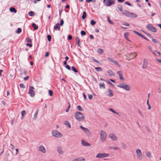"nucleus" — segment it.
Segmentation results:
<instances>
[{
	"mask_svg": "<svg viewBox=\"0 0 161 161\" xmlns=\"http://www.w3.org/2000/svg\"><path fill=\"white\" fill-rule=\"evenodd\" d=\"M74 115L75 119L79 121H82L85 119V117L83 114L79 112H75Z\"/></svg>",
	"mask_w": 161,
	"mask_h": 161,
	"instance_id": "obj_1",
	"label": "nucleus"
},
{
	"mask_svg": "<svg viewBox=\"0 0 161 161\" xmlns=\"http://www.w3.org/2000/svg\"><path fill=\"white\" fill-rule=\"evenodd\" d=\"M100 139L101 142H105L106 141L107 133L106 132L103 130L100 132Z\"/></svg>",
	"mask_w": 161,
	"mask_h": 161,
	"instance_id": "obj_2",
	"label": "nucleus"
},
{
	"mask_svg": "<svg viewBox=\"0 0 161 161\" xmlns=\"http://www.w3.org/2000/svg\"><path fill=\"white\" fill-rule=\"evenodd\" d=\"M122 14L124 15L129 17L136 18L137 17V15L135 13H130L126 10H123Z\"/></svg>",
	"mask_w": 161,
	"mask_h": 161,
	"instance_id": "obj_3",
	"label": "nucleus"
},
{
	"mask_svg": "<svg viewBox=\"0 0 161 161\" xmlns=\"http://www.w3.org/2000/svg\"><path fill=\"white\" fill-rule=\"evenodd\" d=\"M52 135L56 138H59L63 136L62 134L57 130H53L52 131Z\"/></svg>",
	"mask_w": 161,
	"mask_h": 161,
	"instance_id": "obj_4",
	"label": "nucleus"
},
{
	"mask_svg": "<svg viewBox=\"0 0 161 161\" xmlns=\"http://www.w3.org/2000/svg\"><path fill=\"white\" fill-rule=\"evenodd\" d=\"M136 153L137 158L139 160H142L143 159V154L141 150L139 149H137Z\"/></svg>",
	"mask_w": 161,
	"mask_h": 161,
	"instance_id": "obj_5",
	"label": "nucleus"
},
{
	"mask_svg": "<svg viewBox=\"0 0 161 161\" xmlns=\"http://www.w3.org/2000/svg\"><path fill=\"white\" fill-rule=\"evenodd\" d=\"M80 128L88 136H91L92 135V133L90 130L87 128L85 127L82 126H80Z\"/></svg>",
	"mask_w": 161,
	"mask_h": 161,
	"instance_id": "obj_6",
	"label": "nucleus"
},
{
	"mask_svg": "<svg viewBox=\"0 0 161 161\" xmlns=\"http://www.w3.org/2000/svg\"><path fill=\"white\" fill-rule=\"evenodd\" d=\"M109 156V154L105 153H99L96 156L97 158H102L108 157Z\"/></svg>",
	"mask_w": 161,
	"mask_h": 161,
	"instance_id": "obj_7",
	"label": "nucleus"
},
{
	"mask_svg": "<svg viewBox=\"0 0 161 161\" xmlns=\"http://www.w3.org/2000/svg\"><path fill=\"white\" fill-rule=\"evenodd\" d=\"M104 3L107 6H109L114 3V1L112 0H103Z\"/></svg>",
	"mask_w": 161,
	"mask_h": 161,
	"instance_id": "obj_8",
	"label": "nucleus"
},
{
	"mask_svg": "<svg viewBox=\"0 0 161 161\" xmlns=\"http://www.w3.org/2000/svg\"><path fill=\"white\" fill-rule=\"evenodd\" d=\"M29 93L31 97H34L35 95V92L33 90L34 89V87L32 86H31L29 87Z\"/></svg>",
	"mask_w": 161,
	"mask_h": 161,
	"instance_id": "obj_9",
	"label": "nucleus"
},
{
	"mask_svg": "<svg viewBox=\"0 0 161 161\" xmlns=\"http://www.w3.org/2000/svg\"><path fill=\"white\" fill-rule=\"evenodd\" d=\"M147 28L149 31L153 32H155L157 31L156 28L152 26L151 24H148L147 26Z\"/></svg>",
	"mask_w": 161,
	"mask_h": 161,
	"instance_id": "obj_10",
	"label": "nucleus"
},
{
	"mask_svg": "<svg viewBox=\"0 0 161 161\" xmlns=\"http://www.w3.org/2000/svg\"><path fill=\"white\" fill-rule=\"evenodd\" d=\"M109 137L112 141H116L118 140V138L114 133H110L108 135Z\"/></svg>",
	"mask_w": 161,
	"mask_h": 161,
	"instance_id": "obj_11",
	"label": "nucleus"
},
{
	"mask_svg": "<svg viewBox=\"0 0 161 161\" xmlns=\"http://www.w3.org/2000/svg\"><path fill=\"white\" fill-rule=\"evenodd\" d=\"M38 150L43 153H45L47 152V150L42 145H40L38 147Z\"/></svg>",
	"mask_w": 161,
	"mask_h": 161,
	"instance_id": "obj_12",
	"label": "nucleus"
},
{
	"mask_svg": "<svg viewBox=\"0 0 161 161\" xmlns=\"http://www.w3.org/2000/svg\"><path fill=\"white\" fill-rule=\"evenodd\" d=\"M57 150L58 153L60 154H63L64 153L63 148L61 146H59L57 147Z\"/></svg>",
	"mask_w": 161,
	"mask_h": 161,
	"instance_id": "obj_13",
	"label": "nucleus"
},
{
	"mask_svg": "<svg viewBox=\"0 0 161 161\" xmlns=\"http://www.w3.org/2000/svg\"><path fill=\"white\" fill-rule=\"evenodd\" d=\"M147 61L146 59H144L142 63V68L143 69H145L147 66Z\"/></svg>",
	"mask_w": 161,
	"mask_h": 161,
	"instance_id": "obj_14",
	"label": "nucleus"
},
{
	"mask_svg": "<svg viewBox=\"0 0 161 161\" xmlns=\"http://www.w3.org/2000/svg\"><path fill=\"white\" fill-rule=\"evenodd\" d=\"M106 94L107 96L110 97H112L113 96V94L112 92V91L110 89H108L107 90Z\"/></svg>",
	"mask_w": 161,
	"mask_h": 161,
	"instance_id": "obj_15",
	"label": "nucleus"
},
{
	"mask_svg": "<svg viewBox=\"0 0 161 161\" xmlns=\"http://www.w3.org/2000/svg\"><path fill=\"white\" fill-rule=\"evenodd\" d=\"M107 59L108 61L114 63L115 65H118V62L116 60H114L113 58H110V57H108L107 58Z\"/></svg>",
	"mask_w": 161,
	"mask_h": 161,
	"instance_id": "obj_16",
	"label": "nucleus"
},
{
	"mask_svg": "<svg viewBox=\"0 0 161 161\" xmlns=\"http://www.w3.org/2000/svg\"><path fill=\"white\" fill-rule=\"evenodd\" d=\"M81 144H82L84 146H86V147H89L90 146V144L87 143V142H86V141H85L84 140H81Z\"/></svg>",
	"mask_w": 161,
	"mask_h": 161,
	"instance_id": "obj_17",
	"label": "nucleus"
},
{
	"mask_svg": "<svg viewBox=\"0 0 161 161\" xmlns=\"http://www.w3.org/2000/svg\"><path fill=\"white\" fill-rule=\"evenodd\" d=\"M117 74L119 75V79L121 80H124V78L122 76V73L120 71H119L117 72Z\"/></svg>",
	"mask_w": 161,
	"mask_h": 161,
	"instance_id": "obj_18",
	"label": "nucleus"
},
{
	"mask_svg": "<svg viewBox=\"0 0 161 161\" xmlns=\"http://www.w3.org/2000/svg\"><path fill=\"white\" fill-rule=\"evenodd\" d=\"M123 89L126 91H129L130 90V85L125 84Z\"/></svg>",
	"mask_w": 161,
	"mask_h": 161,
	"instance_id": "obj_19",
	"label": "nucleus"
},
{
	"mask_svg": "<svg viewBox=\"0 0 161 161\" xmlns=\"http://www.w3.org/2000/svg\"><path fill=\"white\" fill-rule=\"evenodd\" d=\"M145 155L146 156L149 158H150L152 157L151 153L149 151L146 152L145 153Z\"/></svg>",
	"mask_w": 161,
	"mask_h": 161,
	"instance_id": "obj_20",
	"label": "nucleus"
},
{
	"mask_svg": "<svg viewBox=\"0 0 161 161\" xmlns=\"http://www.w3.org/2000/svg\"><path fill=\"white\" fill-rule=\"evenodd\" d=\"M107 73L109 75V76H114V74L113 72L110 70H108L107 71Z\"/></svg>",
	"mask_w": 161,
	"mask_h": 161,
	"instance_id": "obj_21",
	"label": "nucleus"
},
{
	"mask_svg": "<svg viewBox=\"0 0 161 161\" xmlns=\"http://www.w3.org/2000/svg\"><path fill=\"white\" fill-rule=\"evenodd\" d=\"M64 124L67 127L69 128H71V125L68 121H65Z\"/></svg>",
	"mask_w": 161,
	"mask_h": 161,
	"instance_id": "obj_22",
	"label": "nucleus"
},
{
	"mask_svg": "<svg viewBox=\"0 0 161 161\" xmlns=\"http://www.w3.org/2000/svg\"><path fill=\"white\" fill-rule=\"evenodd\" d=\"M129 33L128 32H127L125 33L124 34V37H125V38L127 40V41L130 42V41L128 38V36H129Z\"/></svg>",
	"mask_w": 161,
	"mask_h": 161,
	"instance_id": "obj_23",
	"label": "nucleus"
},
{
	"mask_svg": "<svg viewBox=\"0 0 161 161\" xmlns=\"http://www.w3.org/2000/svg\"><path fill=\"white\" fill-rule=\"evenodd\" d=\"M125 84L124 83H120L117 85V86L122 88H123Z\"/></svg>",
	"mask_w": 161,
	"mask_h": 161,
	"instance_id": "obj_24",
	"label": "nucleus"
},
{
	"mask_svg": "<svg viewBox=\"0 0 161 161\" xmlns=\"http://www.w3.org/2000/svg\"><path fill=\"white\" fill-rule=\"evenodd\" d=\"M73 161H85V159L83 158H76L74 159Z\"/></svg>",
	"mask_w": 161,
	"mask_h": 161,
	"instance_id": "obj_25",
	"label": "nucleus"
},
{
	"mask_svg": "<svg viewBox=\"0 0 161 161\" xmlns=\"http://www.w3.org/2000/svg\"><path fill=\"white\" fill-rule=\"evenodd\" d=\"M75 40L77 44L79 46H80V41L79 38L78 36H76L75 38Z\"/></svg>",
	"mask_w": 161,
	"mask_h": 161,
	"instance_id": "obj_26",
	"label": "nucleus"
},
{
	"mask_svg": "<svg viewBox=\"0 0 161 161\" xmlns=\"http://www.w3.org/2000/svg\"><path fill=\"white\" fill-rule=\"evenodd\" d=\"M109 110L111 111L112 112H113V113L115 114H117V115H118V116H119V114L116 111H115L113 109H112V108H109Z\"/></svg>",
	"mask_w": 161,
	"mask_h": 161,
	"instance_id": "obj_27",
	"label": "nucleus"
},
{
	"mask_svg": "<svg viewBox=\"0 0 161 161\" xmlns=\"http://www.w3.org/2000/svg\"><path fill=\"white\" fill-rule=\"evenodd\" d=\"M9 10L11 12H14L15 13L17 12L16 10L15 9V8L13 7L10 8H9Z\"/></svg>",
	"mask_w": 161,
	"mask_h": 161,
	"instance_id": "obj_28",
	"label": "nucleus"
},
{
	"mask_svg": "<svg viewBox=\"0 0 161 161\" xmlns=\"http://www.w3.org/2000/svg\"><path fill=\"white\" fill-rule=\"evenodd\" d=\"M60 28V25L58 23L56 24L54 26V29L55 30H57L58 29L59 30Z\"/></svg>",
	"mask_w": 161,
	"mask_h": 161,
	"instance_id": "obj_29",
	"label": "nucleus"
},
{
	"mask_svg": "<svg viewBox=\"0 0 161 161\" xmlns=\"http://www.w3.org/2000/svg\"><path fill=\"white\" fill-rule=\"evenodd\" d=\"M128 54L129 55H132V54H133V55H134V57H133L132 58H130V59L126 58V59L128 60H130V59H132V58H135L136 56L137 55V53L136 52H134L133 53H130Z\"/></svg>",
	"mask_w": 161,
	"mask_h": 161,
	"instance_id": "obj_30",
	"label": "nucleus"
},
{
	"mask_svg": "<svg viewBox=\"0 0 161 161\" xmlns=\"http://www.w3.org/2000/svg\"><path fill=\"white\" fill-rule=\"evenodd\" d=\"M38 113V110H37L36 111V112L34 115V117H33L34 120H35L37 118V116Z\"/></svg>",
	"mask_w": 161,
	"mask_h": 161,
	"instance_id": "obj_31",
	"label": "nucleus"
},
{
	"mask_svg": "<svg viewBox=\"0 0 161 161\" xmlns=\"http://www.w3.org/2000/svg\"><path fill=\"white\" fill-rule=\"evenodd\" d=\"M97 52L98 54H102L103 53V50L101 48H98Z\"/></svg>",
	"mask_w": 161,
	"mask_h": 161,
	"instance_id": "obj_32",
	"label": "nucleus"
},
{
	"mask_svg": "<svg viewBox=\"0 0 161 161\" xmlns=\"http://www.w3.org/2000/svg\"><path fill=\"white\" fill-rule=\"evenodd\" d=\"M99 87L100 88H103L104 89L105 88V84L104 83H100L99 84Z\"/></svg>",
	"mask_w": 161,
	"mask_h": 161,
	"instance_id": "obj_33",
	"label": "nucleus"
},
{
	"mask_svg": "<svg viewBox=\"0 0 161 161\" xmlns=\"http://www.w3.org/2000/svg\"><path fill=\"white\" fill-rule=\"evenodd\" d=\"M21 114L22 115L21 118L22 119L23 118V116L26 114V112L25 110H23L21 112Z\"/></svg>",
	"mask_w": 161,
	"mask_h": 161,
	"instance_id": "obj_34",
	"label": "nucleus"
},
{
	"mask_svg": "<svg viewBox=\"0 0 161 161\" xmlns=\"http://www.w3.org/2000/svg\"><path fill=\"white\" fill-rule=\"evenodd\" d=\"M32 26L34 28L35 30H37L38 28V26L36 25L34 23H32Z\"/></svg>",
	"mask_w": 161,
	"mask_h": 161,
	"instance_id": "obj_35",
	"label": "nucleus"
},
{
	"mask_svg": "<svg viewBox=\"0 0 161 161\" xmlns=\"http://www.w3.org/2000/svg\"><path fill=\"white\" fill-rule=\"evenodd\" d=\"M86 17V13L85 12H84L82 16V18L83 19H84Z\"/></svg>",
	"mask_w": 161,
	"mask_h": 161,
	"instance_id": "obj_36",
	"label": "nucleus"
},
{
	"mask_svg": "<svg viewBox=\"0 0 161 161\" xmlns=\"http://www.w3.org/2000/svg\"><path fill=\"white\" fill-rule=\"evenodd\" d=\"M95 69L98 71H102V69L99 67H96L95 68Z\"/></svg>",
	"mask_w": 161,
	"mask_h": 161,
	"instance_id": "obj_37",
	"label": "nucleus"
},
{
	"mask_svg": "<svg viewBox=\"0 0 161 161\" xmlns=\"http://www.w3.org/2000/svg\"><path fill=\"white\" fill-rule=\"evenodd\" d=\"M133 32H134L138 36L140 37H142V35L140 33H139L137 31H134Z\"/></svg>",
	"mask_w": 161,
	"mask_h": 161,
	"instance_id": "obj_38",
	"label": "nucleus"
},
{
	"mask_svg": "<svg viewBox=\"0 0 161 161\" xmlns=\"http://www.w3.org/2000/svg\"><path fill=\"white\" fill-rule=\"evenodd\" d=\"M28 14L30 16H33L34 15V13L33 11H31L28 13Z\"/></svg>",
	"mask_w": 161,
	"mask_h": 161,
	"instance_id": "obj_39",
	"label": "nucleus"
},
{
	"mask_svg": "<svg viewBox=\"0 0 161 161\" xmlns=\"http://www.w3.org/2000/svg\"><path fill=\"white\" fill-rule=\"evenodd\" d=\"M21 31V29L20 28H18L17 30L16 31V32L18 34H19Z\"/></svg>",
	"mask_w": 161,
	"mask_h": 161,
	"instance_id": "obj_40",
	"label": "nucleus"
},
{
	"mask_svg": "<svg viewBox=\"0 0 161 161\" xmlns=\"http://www.w3.org/2000/svg\"><path fill=\"white\" fill-rule=\"evenodd\" d=\"M118 8L121 11H123L121 5H119L117 6Z\"/></svg>",
	"mask_w": 161,
	"mask_h": 161,
	"instance_id": "obj_41",
	"label": "nucleus"
},
{
	"mask_svg": "<svg viewBox=\"0 0 161 161\" xmlns=\"http://www.w3.org/2000/svg\"><path fill=\"white\" fill-rule=\"evenodd\" d=\"M72 70L74 71V72H76V73H77L78 72V71L74 67H72Z\"/></svg>",
	"mask_w": 161,
	"mask_h": 161,
	"instance_id": "obj_42",
	"label": "nucleus"
},
{
	"mask_svg": "<svg viewBox=\"0 0 161 161\" xmlns=\"http://www.w3.org/2000/svg\"><path fill=\"white\" fill-rule=\"evenodd\" d=\"M121 146L122 148L123 149H125L126 148V145L124 143H122L121 144Z\"/></svg>",
	"mask_w": 161,
	"mask_h": 161,
	"instance_id": "obj_43",
	"label": "nucleus"
},
{
	"mask_svg": "<svg viewBox=\"0 0 161 161\" xmlns=\"http://www.w3.org/2000/svg\"><path fill=\"white\" fill-rule=\"evenodd\" d=\"M48 93H49V95L50 96H52L53 95V92L51 90H49L48 91Z\"/></svg>",
	"mask_w": 161,
	"mask_h": 161,
	"instance_id": "obj_44",
	"label": "nucleus"
},
{
	"mask_svg": "<svg viewBox=\"0 0 161 161\" xmlns=\"http://www.w3.org/2000/svg\"><path fill=\"white\" fill-rule=\"evenodd\" d=\"M77 108L79 111H82L83 110V108L80 106H78L77 107Z\"/></svg>",
	"mask_w": 161,
	"mask_h": 161,
	"instance_id": "obj_45",
	"label": "nucleus"
},
{
	"mask_svg": "<svg viewBox=\"0 0 161 161\" xmlns=\"http://www.w3.org/2000/svg\"><path fill=\"white\" fill-rule=\"evenodd\" d=\"M122 24L123 25H125L126 26H130V25L128 23H127L125 22H123L122 23Z\"/></svg>",
	"mask_w": 161,
	"mask_h": 161,
	"instance_id": "obj_46",
	"label": "nucleus"
},
{
	"mask_svg": "<svg viewBox=\"0 0 161 161\" xmlns=\"http://www.w3.org/2000/svg\"><path fill=\"white\" fill-rule=\"evenodd\" d=\"M80 34H81V35L82 36L85 35H86V32L85 31H81Z\"/></svg>",
	"mask_w": 161,
	"mask_h": 161,
	"instance_id": "obj_47",
	"label": "nucleus"
},
{
	"mask_svg": "<svg viewBox=\"0 0 161 161\" xmlns=\"http://www.w3.org/2000/svg\"><path fill=\"white\" fill-rule=\"evenodd\" d=\"M47 40L49 41H50L51 40V37L50 35L47 36Z\"/></svg>",
	"mask_w": 161,
	"mask_h": 161,
	"instance_id": "obj_48",
	"label": "nucleus"
},
{
	"mask_svg": "<svg viewBox=\"0 0 161 161\" xmlns=\"http://www.w3.org/2000/svg\"><path fill=\"white\" fill-rule=\"evenodd\" d=\"M96 23V22L93 20H92L91 21V24L92 25H94Z\"/></svg>",
	"mask_w": 161,
	"mask_h": 161,
	"instance_id": "obj_49",
	"label": "nucleus"
},
{
	"mask_svg": "<svg viewBox=\"0 0 161 161\" xmlns=\"http://www.w3.org/2000/svg\"><path fill=\"white\" fill-rule=\"evenodd\" d=\"M10 148L12 150H14V146L12 144H10Z\"/></svg>",
	"mask_w": 161,
	"mask_h": 161,
	"instance_id": "obj_50",
	"label": "nucleus"
},
{
	"mask_svg": "<svg viewBox=\"0 0 161 161\" xmlns=\"http://www.w3.org/2000/svg\"><path fill=\"white\" fill-rule=\"evenodd\" d=\"M88 98L90 100L92 99L93 97L92 95V94L88 95Z\"/></svg>",
	"mask_w": 161,
	"mask_h": 161,
	"instance_id": "obj_51",
	"label": "nucleus"
},
{
	"mask_svg": "<svg viewBox=\"0 0 161 161\" xmlns=\"http://www.w3.org/2000/svg\"><path fill=\"white\" fill-rule=\"evenodd\" d=\"M20 86L22 88H24L25 87V85L23 84H20Z\"/></svg>",
	"mask_w": 161,
	"mask_h": 161,
	"instance_id": "obj_52",
	"label": "nucleus"
},
{
	"mask_svg": "<svg viewBox=\"0 0 161 161\" xmlns=\"http://www.w3.org/2000/svg\"><path fill=\"white\" fill-rule=\"evenodd\" d=\"M64 21L63 19H61L60 21V25L61 26L63 25L64 24Z\"/></svg>",
	"mask_w": 161,
	"mask_h": 161,
	"instance_id": "obj_53",
	"label": "nucleus"
},
{
	"mask_svg": "<svg viewBox=\"0 0 161 161\" xmlns=\"http://www.w3.org/2000/svg\"><path fill=\"white\" fill-rule=\"evenodd\" d=\"M72 38V36L71 35H69L68 36V40H71V39Z\"/></svg>",
	"mask_w": 161,
	"mask_h": 161,
	"instance_id": "obj_54",
	"label": "nucleus"
},
{
	"mask_svg": "<svg viewBox=\"0 0 161 161\" xmlns=\"http://www.w3.org/2000/svg\"><path fill=\"white\" fill-rule=\"evenodd\" d=\"M113 149L114 150H118L119 149V148L118 147H114V148H113Z\"/></svg>",
	"mask_w": 161,
	"mask_h": 161,
	"instance_id": "obj_55",
	"label": "nucleus"
},
{
	"mask_svg": "<svg viewBox=\"0 0 161 161\" xmlns=\"http://www.w3.org/2000/svg\"><path fill=\"white\" fill-rule=\"evenodd\" d=\"M65 67L68 70H70V68L69 66V65H67Z\"/></svg>",
	"mask_w": 161,
	"mask_h": 161,
	"instance_id": "obj_56",
	"label": "nucleus"
},
{
	"mask_svg": "<svg viewBox=\"0 0 161 161\" xmlns=\"http://www.w3.org/2000/svg\"><path fill=\"white\" fill-rule=\"evenodd\" d=\"M93 60L95 61V62H96L97 63H98L99 61L98 60H96L95 58H93Z\"/></svg>",
	"mask_w": 161,
	"mask_h": 161,
	"instance_id": "obj_57",
	"label": "nucleus"
},
{
	"mask_svg": "<svg viewBox=\"0 0 161 161\" xmlns=\"http://www.w3.org/2000/svg\"><path fill=\"white\" fill-rule=\"evenodd\" d=\"M27 41L28 42H31V40L30 38H28L27 39Z\"/></svg>",
	"mask_w": 161,
	"mask_h": 161,
	"instance_id": "obj_58",
	"label": "nucleus"
},
{
	"mask_svg": "<svg viewBox=\"0 0 161 161\" xmlns=\"http://www.w3.org/2000/svg\"><path fill=\"white\" fill-rule=\"evenodd\" d=\"M28 78H29L28 76H27L26 77H24V80H26L27 79H28Z\"/></svg>",
	"mask_w": 161,
	"mask_h": 161,
	"instance_id": "obj_59",
	"label": "nucleus"
},
{
	"mask_svg": "<svg viewBox=\"0 0 161 161\" xmlns=\"http://www.w3.org/2000/svg\"><path fill=\"white\" fill-rule=\"evenodd\" d=\"M26 45L27 46H29L30 47H31L32 46L31 44H30V43H27L26 44Z\"/></svg>",
	"mask_w": 161,
	"mask_h": 161,
	"instance_id": "obj_60",
	"label": "nucleus"
},
{
	"mask_svg": "<svg viewBox=\"0 0 161 161\" xmlns=\"http://www.w3.org/2000/svg\"><path fill=\"white\" fill-rule=\"evenodd\" d=\"M83 97H84V99L86 100V95L85 94V93H83Z\"/></svg>",
	"mask_w": 161,
	"mask_h": 161,
	"instance_id": "obj_61",
	"label": "nucleus"
},
{
	"mask_svg": "<svg viewBox=\"0 0 161 161\" xmlns=\"http://www.w3.org/2000/svg\"><path fill=\"white\" fill-rule=\"evenodd\" d=\"M125 4L128 5L130 6V4L127 2H125Z\"/></svg>",
	"mask_w": 161,
	"mask_h": 161,
	"instance_id": "obj_62",
	"label": "nucleus"
},
{
	"mask_svg": "<svg viewBox=\"0 0 161 161\" xmlns=\"http://www.w3.org/2000/svg\"><path fill=\"white\" fill-rule=\"evenodd\" d=\"M90 38L91 39H94L93 36L92 35H90Z\"/></svg>",
	"mask_w": 161,
	"mask_h": 161,
	"instance_id": "obj_63",
	"label": "nucleus"
},
{
	"mask_svg": "<svg viewBox=\"0 0 161 161\" xmlns=\"http://www.w3.org/2000/svg\"><path fill=\"white\" fill-rule=\"evenodd\" d=\"M157 61L159 63L161 64V59H157Z\"/></svg>",
	"mask_w": 161,
	"mask_h": 161,
	"instance_id": "obj_64",
	"label": "nucleus"
}]
</instances>
